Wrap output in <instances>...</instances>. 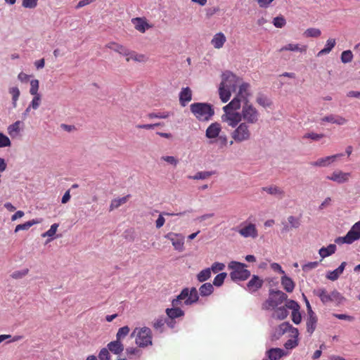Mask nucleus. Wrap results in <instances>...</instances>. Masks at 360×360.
Wrapping results in <instances>:
<instances>
[{
  "label": "nucleus",
  "instance_id": "f257e3e1",
  "mask_svg": "<svg viewBox=\"0 0 360 360\" xmlns=\"http://www.w3.org/2000/svg\"><path fill=\"white\" fill-rule=\"evenodd\" d=\"M250 85L243 83L234 98L223 107L221 121L230 127H236L241 121L254 125L260 120L259 110L250 102Z\"/></svg>",
  "mask_w": 360,
  "mask_h": 360
},
{
  "label": "nucleus",
  "instance_id": "f03ea898",
  "mask_svg": "<svg viewBox=\"0 0 360 360\" xmlns=\"http://www.w3.org/2000/svg\"><path fill=\"white\" fill-rule=\"evenodd\" d=\"M242 79L231 72H225L222 74V80L219 88V94L221 101L226 103L231 98V92L236 90L237 86L243 84Z\"/></svg>",
  "mask_w": 360,
  "mask_h": 360
},
{
  "label": "nucleus",
  "instance_id": "7ed1b4c3",
  "mask_svg": "<svg viewBox=\"0 0 360 360\" xmlns=\"http://www.w3.org/2000/svg\"><path fill=\"white\" fill-rule=\"evenodd\" d=\"M199 298L195 288L183 289L181 293L172 302V306L191 305L198 302Z\"/></svg>",
  "mask_w": 360,
  "mask_h": 360
},
{
  "label": "nucleus",
  "instance_id": "20e7f679",
  "mask_svg": "<svg viewBox=\"0 0 360 360\" xmlns=\"http://www.w3.org/2000/svg\"><path fill=\"white\" fill-rule=\"evenodd\" d=\"M190 109L200 121H208L214 114L212 105L207 103H194L190 105Z\"/></svg>",
  "mask_w": 360,
  "mask_h": 360
},
{
  "label": "nucleus",
  "instance_id": "39448f33",
  "mask_svg": "<svg viewBox=\"0 0 360 360\" xmlns=\"http://www.w3.org/2000/svg\"><path fill=\"white\" fill-rule=\"evenodd\" d=\"M228 268L231 270L230 277L233 281H245L250 276V271L246 269L247 265L244 263L231 261Z\"/></svg>",
  "mask_w": 360,
  "mask_h": 360
},
{
  "label": "nucleus",
  "instance_id": "423d86ee",
  "mask_svg": "<svg viewBox=\"0 0 360 360\" xmlns=\"http://www.w3.org/2000/svg\"><path fill=\"white\" fill-rule=\"evenodd\" d=\"M233 128L234 129L231 133L232 141H230V145H232L233 141L242 143L250 139L252 133L250 124L241 121L236 127Z\"/></svg>",
  "mask_w": 360,
  "mask_h": 360
},
{
  "label": "nucleus",
  "instance_id": "0eeeda50",
  "mask_svg": "<svg viewBox=\"0 0 360 360\" xmlns=\"http://www.w3.org/2000/svg\"><path fill=\"white\" fill-rule=\"evenodd\" d=\"M131 337L135 338L136 344L140 347L152 345V332L148 327L136 328Z\"/></svg>",
  "mask_w": 360,
  "mask_h": 360
},
{
  "label": "nucleus",
  "instance_id": "6e6552de",
  "mask_svg": "<svg viewBox=\"0 0 360 360\" xmlns=\"http://www.w3.org/2000/svg\"><path fill=\"white\" fill-rule=\"evenodd\" d=\"M287 295L281 290H271L268 299L262 304V309L273 310L287 300Z\"/></svg>",
  "mask_w": 360,
  "mask_h": 360
},
{
  "label": "nucleus",
  "instance_id": "1a4fd4ad",
  "mask_svg": "<svg viewBox=\"0 0 360 360\" xmlns=\"http://www.w3.org/2000/svg\"><path fill=\"white\" fill-rule=\"evenodd\" d=\"M314 294L319 297L323 304L328 302H335L336 304H340L345 300L344 297L337 290H334L330 293L323 288H319L314 290Z\"/></svg>",
  "mask_w": 360,
  "mask_h": 360
},
{
  "label": "nucleus",
  "instance_id": "9d476101",
  "mask_svg": "<svg viewBox=\"0 0 360 360\" xmlns=\"http://www.w3.org/2000/svg\"><path fill=\"white\" fill-rule=\"evenodd\" d=\"M360 238V226H352V229L344 237H338L335 240L337 244H351Z\"/></svg>",
  "mask_w": 360,
  "mask_h": 360
},
{
  "label": "nucleus",
  "instance_id": "9b49d317",
  "mask_svg": "<svg viewBox=\"0 0 360 360\" xmlns=\"http://www.w3.org/2000/svg\"><path fill=\"white\" fill-rule=\"evenodd\" d=\"M165 237L172 242L174 250L180 252L184 250V236L182 234L171 232Z\"/></svg>",
  "mask_w": 360,
  "mask_h": 360
},
{
  "label": "nucleus",
  "instance_id": "f8f14e48",
  "mask_svg": "<svg viewBox=\"0 0 360 360\" xmlns=\"http://www.w3.org/2000/svg\"><path fill=\"white\" fill-rule=\"evenodd\" d=\"M222 127L220 123L215 122L210 124L205 131V136L210 140V143H213L212 140L217 139L221 131Z\"/></svg>",
  "mask_w": 360,
  "mask_h": 360
},
{
  "label": "nucleus",
  "instance_id": "ddd939ff",
  "mask_svg": "<svg viewBox=\"0 0 360 360\" xmlns=\"http://www.w3.org/2000/svg\"><path fill=\"white\" fill-rule=\"evenodd\" d=\"M285 306L289 309H292V320L295 324H299L302 321L301 314L300 312V305L294 300H288L285 302Z\"/></svg>",
  "mask_w": 360,
  "mask_h": 360
},
{
  "label": "nucleus",
  "instance_id": "4468645a",
  "mask_svg": "<svg viewBox=\"0 0 360 360\" xmlns=\"http://www.w3.org/2000/svg\"><path fill=\"white\" fill-rule=\"evenodd\" d=\"M131 22L134 26V28L140 32L144 33L146 31L153 27L150 25L146 18L136 17L131 19Z\"/></svg>",
  "mask_w": 360,
  "mask_h": 360
},
{
  "label": "nucleus",
  "instance_id": "2eb2a0df",
  "mask_svg": "<svg viewBox=\"0 0 360 360\" xmlns=\"http://www.w3.org/2000/svg\"><path fill=\"white\" fill-rule=\"evenodd\" d=\"M342 155H343L340 153L319 158L316 161L311 162L310 165L314 167H327L335 161L338 158L342 157Z\"/></svg>",
  "mask_w": 360,
  "mask_h": 360
},
{
  "label": "nucleus",
  "instance_id": "dca6fc26",
  "mask_svg": "<svg viewBox=\"0 0 360 360\" xmlns=\"http://www.w3.org/2000/svg\"><path fill=\"white\" fill-rule=\"evenodd\" d=\"M350 176V173L335 171L333 172L330 176H328L327 179L338 184H343L349 181Z\"/></svg>",
  "mask_w": 360,
  "mask_h": 360
},
{
  "label": "nucleus",
  "instance_id": "f3484780",
  "mask_svg": "<svg viewBox=\"0 0 360 360\" xmlns=\"http://www.w3.org/2000/svg\"><path fill=\"white\" fill-rule=\"evenodd\" d=\"M263 280L258 276L253 275L249 282L247 283L246 290L250 292H255L263 285Z\"/></svg>",
  "mask_w": 360,
  "mask_h": 360
},
{
  "label": "nucleus",
  "instance_id": "a211bd4d",
  "mask_svg": "<svg viewBox=\"0 0 360 360\" xmlns=\"http://www.w3.org/2000/svg\"><path fill=\"white\" fill-rule=\"evenodd\" d=\"M179 96L180 105L185 107L192 100V91L189 87H183Z\"/></svg>",
  "mask_w": 360,
  "mask_h": 360
},
{
  "label": "nucleus",
  "instance_id": "6ab92c4d",
  "mask_svg": "<svg viewBox=\"0 0 360 360\" xmlns=\"http://www.w3.org/2000/svg\"><path fill=\"white\" fill-rule=\"evenodd\" d=\"M105 348L107 349L110 352L116 355H120L124 349L122 342L117 339L110 342Z\"/></svg>",
  "mask_w": 360,
  "mask_h": 360
},
{
  "label": "nucleus",
  "instance_id": "aec40b11",
  "mask_svg": "<svg viewBox=\"0 0 360 360\" xmlns=\"http://www.w3.org/2000/svg\"><path fill=\"white\" fill-rule=\"evenodd\" d=\"M234 231L239 233L244 238H256L257 236V231L255 226H243L240 229H233Z\"/></svg>",
  "mask_w": 360,
  "mask_h": 360
},
{
  "label": "nucleus",
  "instance_id": "412c9836",
  "mask_svg": "<svg viewBox=\"0 0 360 360\" xmlns=\"http://www.w3.org/2000/svg\"><path fill=\"white\" fill-rule=\"evenodd\" d=\"M346 265L347 262H342L337 269L333 271H328L326 274V278L332 281L338 280L340 276L343 273Z\"/></svg>",
  "mask_w": 360,
  "mask_h": 360
},
{
  "label": "nucleus",
  "instance_id": "4be33fe9",
  "mask_svg": "<svg viewBox=\"0 0 360 360\" xmlns=\"http://www.w3.org/2000/svg\"><path fill=\"white\" fill-rule=\"evenodd\" d=\"M321 120L322 122H330L338 125H343L347 122L345 117L333 114L323 117Z\"/></svg>",
  "mask_w": 360,
  "mask_h": 360
},
{
  "label": "nucleus",
  "instance_id": "5701e85b",
  "mask_svg": "<svg viewBox=\"0 0 360 360\" xmlns=\"http://www.w3.org/2000/svg\"><path fill=\"white\" fill-rule=\"evenodd\" d=\"M126 55V61L129 62L130 60H133L136 62L143 63L147 61L148 58L144 54H139L135 51H130L129 49H127Z\"/></svg>",
  "mask_w": 360,
  "mask_h": 360
},
{
  "label": "nucleus",
  "instance_id": "b1692460",
  "mask_svg": "<svg viewBox=\"0 0 360 360\" xmlns=\"http://www.w3.org/2000/svg\"><path fill=\"white\" fill-rule=\"evenodd\" d=\"M226 41V37L222 32H218L215 34L211 40V44L214 48L219 49L222 48Z\"/></svg>",
  "mask_w": 360,
  "mask_h": 360
},
{
  "label": "nucleus",
  "instance_id": "393cba45",
  "mask_svg": "<svg viewBox=\"0 0 360 360\" xmlns=\"http://www.w3.org/2000/svg\"><path fill=\"white\" fill-rule=\"evenodd\" d=\"M307 330L309 334H312L316 327L317 317L314 311L307 313Z\"/></svg>",
  "mask_w": 360,
  "mask_h": 360
},
{
  "label": "nucleus",
  "instance_id": "a878e982",
  "mask_svg": "<svg viewBox=\"0 0 360 360\" xmlns=\"http://www.w3.org/2000/svg\"><path fill=\"white\" fill-rule=\"evenodd\" d=\"M266 354L270 360H278L287 354L280 348H271L266 351Z\"/></svg>",
  "mask_w": 360,
  "mask_h": 360
},
{
  "label": "nucleus",
  "instance_id": "bb28decb",
  "mask_svg": "<svg viewBox=\"0 0 360 360\" xmlns=\"http://www.w3.org/2000/svg\"><path fill=\"white\" fill-rule=\"evenodd\" d=\"M86 360H112L110 352L105 347L101 349L98 357L95 355L89 356Z\"/></svg>",
  "mask_w": 360,
  "mask_h": 360
},
{
  "label": "nucleus",
  "instance_id": "cd10ccee",
  "mask_svg": "<svg viewBox=\"0 0 360 360\" xmlns=\"http://www.w3.org/2000/svg\"><path fill=\"white\" fill-rule=\"evenodd\" d=\"M180 306H172V308L167 309L166 314L169 319H175L184 315V312L179 308Z\"/></svg>",
  "mask_w": 360,
  "mask_h": 360
},
{
  "label": "nucleus",
  "instance_id": "c85d7f7f",
  "mask_svg": "<svg viewBox=\"0 0 360 360\" xmlns=\"http://www.w3.org/2000/svg\"><path fill=\"white\" fill-rule=\"evenodd\" d=\"M281 282L282 286L288 292H291L293 291L295 288V283L290 277L283 274V276L281 277Z\"/></svg>",
  "mask_w": 360,
  "mask_h": 360
},
{
  "label": "nucleus",
  "instance_id": "c756f323",
  "mask_svg": "<svg viewBox=\"0 0 360 360\" xmlns=\"http://www.w3.org/2000/svg\"><path fill=\"white\" fill-rule=\"evenodd\" d=\"M287 309L288 308L285 305L276 307L274 309V312L272 314V317L279 320L285 319L288 315Z\"/></svg>",
  "mask_w": 360,
  "mask_h": 360
},
{
  "label": "nucleus",
  "instance_id": "7c9ffc66",
  "mask_svg": "<svg viewBox=\"0 0 360 360\" xmlns=\"http://www.w3.org/2000/svg\"><path fill=\"white\" fill-rule=\"evenodd\" d=\"M130 197L131 195L129 194L122 198H115L112 200L109 208L110 211H112L113 210L120 207L122 205L125 204Z\"/></svg>",
  "mask_w": 360,
  "mask_h": 360
},
{
  "label": "nucleus",
  "instance_id": "2f4dec72",
  "mask_svg": "<svg viewBox=\"0 0 360 360\" xmlns=\"http://www.w3.org/2000/svg\"><path fill=\"white\" fill-rule=\"evenodd\" d=\"M307 49V46L302 45L300 46L299 44H288L279 50V51H299V52H305Z\"/></svg>",
  "mask_w": 360,
  "mask_h": 360
},
{
  "label": "nucleus",
  "instance_id": "473e14b6",
  "mask_svg": "<svg viewBox=\"0 0 360 360\" xmlns=\"http://www.w3.org/2000/svg\"><path fill=\"white\" fill-rule=\"evenodd\" d=\"M336 250V245L335 244H330L327 247L321 248L319 253L322 259H324L328 256H330L333 253H335Z\"/></svg>",
  "mask_w": 360,
  "mask_h": 360
},
{
  "label": "nucleus",
  "instance_id": "72a5a7b5",
  "mask_svg": "<svg viewBox=\"0 0 360 360\" xmlns=\"http://www.w3.org/2000/svg\"><path fill=\"white\" fill-rule=\"evenodd\" d=\"M105 46L111 50H113L115 52L119 53L120 54H121L122 56H124L127 54L126 51H127V49L125 46H124L123 45L120 44L118 43L113 42V41L110 42V43L107 44Z\"/></svg>",
  "mask_w": 360,
  "mask_h": 360
},
{
  "label": "nucleus",
  "instance_id": "f704fd0d",
  "mask_svg": "<svg viewBox=\"0 0 360 360\" xmlns=\"http://www.w3.org/2000/svg\"><path fill=\"white\" fill-rule=\"evenodd\" d=\"M292 333L294 334V339H290L284 344V347L286 349H292L298 345V330L293 328Z\"/></svg>",
  "mask_w": 360,
  "mask_h": 360
},
{
  "label": "nucleus",
  "instance_id": "c9c22d12",
  "mask_svg": "<svg viewBox=\"0 0 360 360\" xmlns=\"http://www.w3.org/2000/svg\"><path fill=\"white\" fill-rule=\"evenodd\" d=\"M335 44L336 41L335 39H328L326 41L325 47L318 53L317 56H321L329 53L335 47Z\"/></svg>",
  "mask_w": 360,
  "mask_h": 360
},
{
  "label": "nucleus",
  "instance_id": "e433bc0d",
  "mask_svg": "<svg viewBox=\"0 0 360 360\" xmlns=\"http://www.w3.org/2000/svg\"><path fill=\"white\" fill-rule=\"evenodd\" d=\"M214 290L213 285L210 283H205L202 284L199 288V293L202 297L210 295Z\"/></svg>",
  "mask_w": 360,
  "mask_h": 360
},
{
  "label": "nucleus",
  "instance_id": "4c0bfd02",
  "mask_svg": "<svg viewBox=\"0 0 360 360\" xmlns=\"http://www.w3.org/2000/svg\"><path fill=\"white\" fill-rule=\"evenodd\" d=\"M212 275L211 269L206 268L197 274V279L199 282H204L208 280Z\"/></svg>",
  "mask_w": 360,
  "mask_h": 360
},
{
  "label": "nucleus",
  "instance_id": "58836bf2",
  "mask_svg": "<svg viewBox=\"0 0 360 360\" xmlns=\"http://www.w3.org/2000/svg\"><path fill=\"white\" fill-rule=\"evenodd\" d=\"M57 228L58 226H51V229L49 231L41 234V236L44 238L48 237V239L46 241V244H47L48 243H49L50 241H51L52 240L57 237L56 236Z\"/></svg>",
  "mask_w": 360,
  "mask_h": 360
},
{
  "label": "nucleus",
  "instance_id": "ea45409f",
  "mask_svg": "<svg viewBox=\"0 0 360 360\" xmlns=\"http://www.w3.org/2000/svg\"><path fill=\"white\" fill-rule=\"evenodd\" d=\"M20 121H16L13 124L10 125L8 127V132L11 136H16L19 132L20 129Z\"/></svg>",
  "mask_w": 360,
  "mask_h": 360
},
{
  "label": "nucleus",
  "instance_id": "a19ab883",
  "mask_svg": "<svg viewBox=\"0 0 360 360\" xmlns=\"http://www.w3.org/2000/svg\"><path fill=\"white\" fill-rule=\"evenodd\" d=\"M129 331H130L129 327L127 326H123V327L119 328V330L116 334V339L121 341L129 334Z\"/></svg>",
  "mask_w": 360,
  "mask_h": 360
},
{
  "label": "nucleus",
  "instance_id": "79ce46f5",
  "mask_svg": "<svg viewBox=\"0 0 360 360\" xmlns=\"http://www.w3.org/2000/svg\"><path fill=\"white\" fill-rule=\"evenodd\" d=\"M321 34V32L317 28H308L304 32L306 37H319Z\"/></svg>",
  "mask_w": 360,
  "mask_h": 360
},
{
  "label": "nucleus",
  "instance_id": "37998d69",
  "mask_svg": "<svg viewBox=\"0 0 360 360\" xmlns=\"http://www.w3.org/2000/svg\"><path fill=\"white\" fill-rule=\"evenodd\" d=\"M227 274L222 272L219 274H217L213 281V285H214L217 287L221 286L224 282L225 278H226Z\"/></svg>",
  "mask_w": 360,
  "mask_h": 360
},
{
  "label": "nucleus",
  "instance_id": "c03bdc74",
  "mask_svg": "<svg viewBox=\"0 0 360 360\" xmlns=\"http://www.w3.org/2000/svg\"><path fill=\"white\" fill-rule=\"evenodd\" d=\"M293 328H292V326L289 323L285 322V323H281L278 326L277 331H278V335H281L290 330H292V332Z\"/></svg>",
  "mask_w": 360,
  "mask_h": 360
},
{
  "label": "nucleus",
  "instance_id": "a18cd8bd",
  "mask_svg": "<svg viewBox=\"0 0 360 360\" xmlns=\"http://www.w3.org/2000/svg\"><path fill=\"white\" fill-rule=\"evenodd\" d=\"M9 93L12 95L13 107H16V102L20 96V90L17 86L11 87L9 89Z\"/></svg>",
  "mask_w": 360,
  "mask_h": 360
},
{
  "label": "nucleus",
  "instance_id": "49530a36",
  "mask_svg": "<svg viewBox=\"0 0 360 360\" xmlns=\"http://www.w3.org/2000/svg\"><path fill=\"white\" fill-rule=\"evenodd\" d=\"M274 25L277 28H282L286 24V20L283 15H279L274 18Z\"/></svg>",
  "mask_w": 360,
  "mask_h": 360
},
{
  "label": "nucleus",
  "instance_id": "de8ad7c7",
  "mask_svg": "<svg viewBox=\"0 0 360 360\" xmlns=\"http://www.w3.org/2000/svg\"><path fill=\"white\" fill-rule=\"evenodd\" d=\"M353 59V53L350 50L344 51L341 54V60L344 63H349Z\"/></svg>",
  "mask_w": 360,
  "mask_h": 360
},
{
  "label": "nucleus",
  "instance_id": "09e8293b",
  "mask_svg": "<svg viewBox=\"0 0 360 360\" xmlns=\"http://www.w3.org/2000/svg\"><path fill=\"white\" fill-rule=\"evenodd\" d=\"M170 113L169 112H151L148 115V117L150 119L153 118H159V119H166L169 117Z\"/></svg>",
  "mask_w": 360,
  "mask_h": 360
},
{
  "label": "nucleus",
  "instance_id": "8fccbe9b",
  "mask_svg": "<svg viewBox=\"0 0 360 360\" xmlns=\"http://www.w3.org/2000/svg\"><path fill=\"white\" fill-rule=\"evenodd\" d=\"M323 136H324L323 134H316V133H314V132H309V133L305 134L302 136V139H311L313 141H319Z\"/></svg>",
  "mask_w": 360,
  "mask_h": 360
},
{
  "label": "nucleus",
  "instance_id": "3c124183",
  "mask_svg": "<svg viewBox=\"0 0 360 360\" xmlns=\"http://www.w3.org/2000/svg\"><path fill=\"white\" fill-rule=\"evenodd\" d=\"M28 269H23L22 270L13 271L11 276L14 279H20L25 276L28 274Z\"/></svg>",
  "mask_w": 360,
  "mask_h": 360
},
{
  "label": "nucleus",
  "instance_id": "603ef678",
  "mask_svg": "<svg viewBox=\"0 0 360 360\" xmlns=\"http://www.w3.org/2000/svg\"><path fill=\"white\" fill-rule=\"evenodd\" d=\"M126 354L129 358H131L132 356H135L139 358L141 356V350L135 347L127 348Z\"/></svg>",
  "mask_w": 360,
  "mask_h": 360
},
{
  "label": "nucleus",
  "instance_id": "864d4df0",
  "mask_svg": "<svg viewBox=\"0 0 360 360\" xmlns=\"http://www.w3.org/2000/svg\"><path fill=\"white\" fill-rule=\"evenodd\" d=\"M264 190L269 194L283 195L284 192L277 186H270L265 188Z\"/></svg>",
  "mask_w": 360,
  "mask_h": 360
},
{
  "label": "nucleus",
  "instance_id": "5fc2aeb1",
  "mask_svg": "<svg viewBox=\"0 0 360 360\" xmlns=\"http://www.w3.org/2000/svg\"><path fill=\"white\" fill-rule=\"evenodd\" d=\"M319 266L318 262H309L302 265V270L304 272H309L312 269H316Z\"/></svg>",
  "mask_w": 360,
  "mask_h": 360
},
{
  "label": "nucleus",
  "instance_id": "6e6d98bb",
  "mask_svg": "<svg viewBox=\"0 0 360 360\" xmlns=\"http://www.w3.org/2000/svg\"><path fill=\"white\" fill-rule=\"evenodd\" d=\"M34 97L33 98L30 106H29L26 111L28 112L30 110V108L32 107L33 109H37L40 104L41 97L39 94L34 95Z\"/></svg>",
  "mask_w": 360,
  "mask_h": 360
},
{
  "label": "nucleus",
  "instance_id": "4d7b16f0",
  "mask_svg": "<svg viewBox=\"0 0 360 360\" xmlns=\"http://www.w3.org/2000/svg\"><path fill=\"white\" fill-rule=\"evenodd\" d=\"M30 93L32 95H37L38 94V89H39V81L37 79H33L30 82Z\"/></svg>",
  "mask_w": 360,
  "mask_h": 360
},
{
  "label": "nucleus",
  "instance_id": "13d9d810",
  "mask_svg": "<svg viewBox=\"0 0 360 360\" xmlns=\"http://www.w3.org/2000/svg\"><path fill=\"white\" fill-rule=\"evenodd\" d=\"M11 146V141L9 138L2 133H0V148H4Z\"/></svg>",
  "mask_w": 360,
  "mask_h": 360
},
{
  "label": "nucleus",
  "instance_id": "bf43d9fd",
  "mask_svg": "<svg viewBox=\"0 0 360 360\" xmlns=\"http://www.w3.org/2000/svg\"><path fill=\"white\" fill-rule=\"evenodd\" d=\"M224 264L220 262H214L212 264L210 269H211V272L212 271L214 273H217L219 271L224 270Z\"/></svg>",
  "mask_w": 360,
  "mask_h": 360
},
{
  "label": "nucleus",
  "instance_id": "052dcab7",
  "mask_svg": "<svg viewBox=\"0 0 360 360\" xmlns=\"http://www.w3.org/2000/svg\"><path fill=\"white\" fill-rule=\"evenodd\" d=\"M165 323V320L159 319L156 320L153 324L154 328L158 330L160 333L163 331V327Z\"/></svg>",
  "mask_w": 360,
  "mask_h": 360
},
{
  "label": "nucleus",
  "instance_id": "680f3d73",
  "mask_svg": "<svg viewBox=\"0 0 360 360\" xmlns=\"http://www.w3.org/2000/svg\"><path fill=\"white\" fill-rule=\"evenodd\" d=\"M38 0H23L22 6L25 8H34L37 5Z\"/></svg>",
  "mask_w": 360,
  "mask_h": 360
},
{
  "label": "nucleus",
  "instance_id": "e2e57ef3",
  "mask_svg": "<svg viewBox=\"0 0 360 360\" xmlns=\"http://www.w3.org/2000/svg\"><path fill=\"white\" fill-rule=\"evenodd\" d=\"M210 176V173L207 172H200L195 174L194 176H193V179H205Z\"/></svg>",
  "mask_w": 360,
  "mask_h": 360
},
{
  "label": "nucleus",
  "instance_id": "0e129e2a",
  "mask_svg": "<svg viewBox=\"0 0 360 360\" xmlns=\"http://www.w3.org/2000/svg\"><path fill=\"white\" fill-rule=\"evenodd\" d=\"M161 159L174 166L178 163V160L174 156H162Z\"/></svg>",
  "mask_w": 360,
  "mask_h": 360
},
{
  "label": "nucleus",
  "instance_id": "69168bd1",
  "mask_svg": "<svg viewBox=\"0 0 360 360\" xmlns=\"http://www.w3.org/2000/svg\"><path fill=\"white\" fill-rule=\"evenodd\" d=\"M333 316L340 320H346L352 321L354 320V317L345 314H334Z\"/></svg>",
  "mask_w": 360,
  "mask_h": 360
},
{
  "label": "nucleus",
  "instance_id": "338daca9",
  "mask_svg": "<svg viewBox=\"0 0 360 360\" xmlns=\"http://www.w3.org/2000/svg\"><path fill=\"white\" fill-rule=\"evenodd\" d=\"M274 0H257L260 8H267Z\"/></svg>",
  "mask_w": 360,
  "mask_h": 360
},
{
  "label": "nucleus",
  "instance_id": "774afa93",
  "mask_svg": "<svg viewBox=\"0 0 360 360\" xmlns=\"http://www.w3.org/2000/svg\"><path fill=\"white\" fill-rule=\"evenodd\" d=\"M257 103L263 107H266L270 105V103L268 102L267 99L265 97L260 96L257 98Z\"/></svg>",
  "mask_w": 360,
  "mask_h": 360
}]
</instances>
